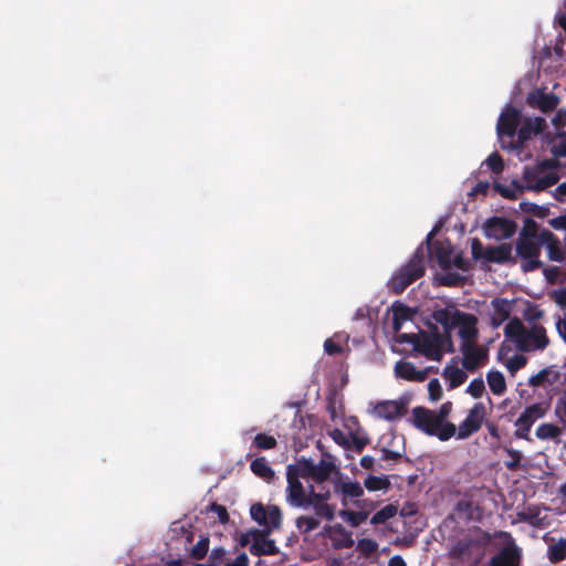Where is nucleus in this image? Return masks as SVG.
Returning <instances> with one entry per match:
<instances>
[{
	"label": "nucleus",
	"instance_id": "obj_1",
	"mask_svg": "<svg viewBox=\"0 0 566 566\" xmlns=\"http://www.w3.org/2000/svg\"><path fill=\"white\" fill-rule=\"evenodd\" d=\"M287 488L286 500L291 506L300 509L313 507L314 514L327 521L335 517V505L328 503L331 492H315L314 486L310 485L308 491L305 490L300 479L295 475L286 473Z\"/></svg>",
	"mask_w": 566,
	"mask_h": 566
},
{
	"label": "nucleus",
	"instance_id": "obj_2",
	"mask_svg": "<svg viewBox=\"0 0 566 566\" xmlns=\"http://www.w3.org/2000/svg\"><path fill=\"white\" fill-rule=\"evenodd\" d=\"M413 424L428 436L437 437L441 441H447L457 432V427L452 422H442L436 411L424 407L412 409Z\"/></svg>",
	"mask_w": 566,
	"mask_h": 566
},
{
	"label": "nucleus",
	"instance_id": "obj_3",
	"mask_svg": "<svg viewBox=\"0 0 566 566\" xmlns=\"http://www.w3.org/2000/svg\"><path fill=\"white\" fill-rule=\"evenodd\" d=\"M424 271V253L422 248H418L410 261L401 266L390 279V290L397 295L401 294L415 281L423 276Z\"/></svg>",
	"mask_w": 566,
	"mask_h": 566
},
{
	"label": "nucleus",
	"instance_id": "obj_4",
	"mask_svg": "<svg viewBox=\"0 0 566 566\" xmlns=\"http://www.w3.org/2000/svg\"><path fill=\"white\" fill-rule=\"evenodd\" d=\"M542 242L538 240H530L517 238L515 243V251L517 256L522 260L521 268L523 272H533L543 266L539 260Z\"/></svg>",
	"mask_w": 566,
	"mask_h": 566
},
{
	"label": "nucleus",
	"instance_id": "obj_5",
	"mask_svg": "<svg viewBox=\"0 0 566 566\" xmlns=\"http://www.w3.org/2000/svg\"><path fill=\"white\" fill-rule=\"evenodd\" d=\"M548 410L549 402L547 401L536 402L531 406H527L514 423V426L516 427V430L514 432L515 437L518 439L530 441V431L533 424L538 419L545 417Z\"/></svg>",
	"mask_w": 566,
	"mask_h": 566
},
{
	"label": "nucleus",
	"instance_id": "obj_6",
	"mask_svg": "<svg viewBox=\"0 0 566 566\" xmlns=\"http://www.w3.org/2000/svg\"><path fill=\"white\" fill-rule=\"evenodd\" d=\"M432 333H422L415 343V350L424 355L428 359L440 361L443 357V336L434 326Z\"/></svg>",
	"mask_w": 566,
	"mask_h": 566
},
{
	"label": "nucleus",
	"instance_id": "obj_7",
	"mask_svg": "<svg viewBox=\"0 0 566 566\" xmlns=\"http://www.w3.org/2000/svg\"><path fill=\"white\" fill-rule=\"evenodd\" d=\"M486 416L485 406L482 402H476L469 410L467 418L459 424L455 432L458 439H467L481 429L483 420Z\"/></svg>",
	"mask_w": 566,
	"mask_h": 566
},
{
	"label": "nucleus",
	"instance_id": "obj_8",
	"mask_svg": "<svg viewBox=\"0 0 566 566\" xmlns=\"http://www.w3.org/2000/svg\"><path fill=\"white\" fill-rule=\"evenodd\" d=\"M483 231L489 239L505 240L514 235L516 223L504 217H492L485 221Z\"/></svg>",
	"mask_w": 566,
	"mask_h": 566
},
{
	"label": "nucleus",
	"instance_id": "obj_9",
	"mask_svg": "<svg viewBox=\"0 0 566 566\" xmlns=\"http://www.w3.org/2000/svg\"><path fill=\"white\" fill-rule=\"evenodd\" d=\"M251 517L264 528L276 530L282 523V512L279 506L270 505L265 507L262 503H255L250 509Z\"/></svg>",
	"mask_w": 566,
	"mask_h": 566
},
{
	"label": "nucleus",
	"instance_id": "obj_10",
	"mask_svg": "<svg viewBox=\"0 0 566 566\" xmlns=\"http://www.w3.org/2000/svg\"><path fill=\"white\" fill-rule=\"evenodd\" d=\"M520 124V111L513 106H507L499 117L496 133L501 139L503 137H507L511 140H516L518 132L517 127Z\"/></svg>",
	"mask_w": 566,
	"mask_h": 566
},
{
	"label": "nucleus",
	"instance_id": "obj_11",
	"mask_svg": "<svg viewBox=\"0 0 566 566\" xmlns=\"http://www.w3.org/2000/svg\"><path fill=\"white\" fill-rule=\"evenodd\" d=\"M546 128V120L543 117L525 118L518 128L516 140H510L509 149H518L525 142L530 140L533 135L541 134Z\"/></svg>",
	"mask_w": 566,
	"mask_h": 566
},
{
	"label": "nucleus",
	"instance_id": "obj_12",
	"mask_svg": "<svg viewBox=\"0 0 566 566\" xmlns=\"http://www.w3.org/2000/svg\"><path fill=\"white\" fill-rule=\"evenodd\" d=\"M271 527L262 530H251L253 543L250 546V553L254 556L276 555L280 553L274 539L268 538L272 533Z\"/></svg>",
	"mask_w": 566,
	"mask_h": 566
},
{
	"label": "nucleus",
	"instance_id": "obj_13",
	"mask_svg": "<svg viewBox=\"0 0 566 566\" xmlns=\"http://www.w3.org/2000/svg\"><path fill=\"white\" fill-rule=\"evenodd\" d=\"M461 353L463 355L462 366L468 371L476 370L488 360V349L479 347L474 343H461Z\"/></svg>",
	"mask_w": 566,
	"mask_h": 566
},
{
	"label": "nucleus",
	"instance_id": "obj_14",
	"mask_svg": "<svg viewBox=\"0 0 566 566\" xmlns=\"http://www.w3.org/2000/svg\"><path fill=\"white\" fill-rule=\"evenodd\" d=\"M459 321L457 323V327H459V336L462 339V343H474L479 336L478 317L471 313L462 312L461 315H458Z\"/></svg>",
	"mask_w": 566,
	"mask_h": 566
},
{
	"label": "nucleus",
	"instance_id": "obj_15",
	"mask_svg": "<svg viewBox=\"0 0 566 566\" xmlns=\"http://www.w3.org/2000/svg\"><path fill=\"white\" fill-rule=\"evenodd\" d=\"M514 301H510L503 297H495L491 301V305L493 308V314L491 316V326L492 328L500 327L506 319L510 318V315L513 310Z\"/></svg>",
	"mask_w": 566,
	"mask_h": 566
},
{
	"label": "nucleus",
	"instance_id": "obj_16",
	"mask_svg": "<svg viewBox=\"0 0 566 566\" xmlns=\"http://www.w3.org/2000/svg\"><path fill=\"white\" fill-rule=\"evenodd\" d=\"M526 327L518 317L512 318L504 328L506 338L513 340L521 352H527L528 346L525 344Z\"/></svg>",
	"mask_w": 566,
	"mask_h": 566
},
{
	"label": "nucleus",
	"instance_id": "obj_17",
	"mask_svg": "<svg viewBox=\"0 0 566 566\" xmlns=\"http://www.w3.org/2000/svg\"><path fill=\"white\" fill-rule=\"evenodd\" d=\"M559 103V98L555 94H546L543 91H535L527 96V104L537 107L543 113L554 111Z\"/></svg>",
	"mask_w": 566,
	"mask_h": 566
},
{
	"label": "nucleus",
	"instance_id": "obj_18",
	"mask_svg": "<svg viewBox=\"0 0 566 566\" xmlns=\"http://www.w3.org/2000/svg\"><path fill=\"white\" fill-rule=\"evenodd\" d=\"M374 412L378 418L385 420H395L403 416L406 412V407L403 403L398 401H381L375 406Z\"/></svg>",
	"mask_w": 566,
	"mask_h": 566
},
{
	"label": "nucleus",
	"instance_id": "obj_19",
	"mask_svg": "<svg viewBox=\"0 0 566 566\" xmlns=\"http://www.w3.org/2000/svg\"><path fill=\"white\" fill-rule=\"evenodd\" d=\"M395 375L408 381H424L428 376L427 369L417 370L410 361L399 360L395 365Z\"/></svg>",
	"mask_w": 566,
	"mask_h": 566
},
{
	"label": "nucleus",
	"instance_id": "obj_20",
	"mask_svg": "<svg viewBox=\"0 0 566 566\" xmlns=\"http://www.w3.org/2000/svg\"><path fill=\"white\" fill-rule=\"evenodd\" d=\"M549 339L546 329L542 325H535L525 333V344L528 346L527 352L543 350L547 347Z\"/></svg>",
	"mask_w": 566,
	"mask_h": 566
},
{
	"label": "nucleus",
	"instance_id": "obj_21",
	"mask_svg": "<svg viewBox=\"0 0 566 566\" xmlns=\"http://www.w3.org/2000/svg\"><path fill=\"white\" fill-rule=\"evenodd\" d=\"M432 253H433L439 266L443 271H447L452 266L453 248L449 240L434 241L432 243Z\"/></svg>",
	"mask_w": 566,
	"mask_h": 566
},
{
	"label": "nucleus",
	"instance_id": "obj_22",
	"mask_svg": "<svg viewBox=\"0 0 566 566\" xmlns=\"http://www.w3.org/2000/svg\"><path fill=\"white\" fill-rule=\"evenodd\" d=\"M538 239H541L542 245H546L549 260L557 262L563 261L564 253L560 248V242L552 231L543 229L539 232Z\"/></svg>",
	"mask_w": 566,
	"mask_h": 566
},
{
	"label": "nucleus",
	"instance_id": "obj_23",
	"mask_svg": "<svg viewBox=\"0 0 566 566\" xmlns=\"http://www.w3.org/2000/svg\"><path fill=\"white\" fill-rule=\"evenodd\" d=\"M484 260L492 263L504 264L514 261L510 243H502L496 247H488L484 251Z\"/></svg>",
	"mask_w": 566,
	"mask_h": 566
},
{
	"label": "nucleus",
	"instance_id": "obj_24",
	"mask_svg": "<svg viewBox=\"0 0 566 566\" xmlns=\"http://www.w3.org/2000/svg\"><path fill=\"white\" fill-rule=\"evenodd\" d=\"M462 312L459 310H449V308H440L436 310L432 313V318L443 326L444 334L449 335V333L457 327V323L459 321L458 315H461Z\"/></svg>",
	"mask_w": 566,
	"mask_h": 566
},
{
	"label": "nucleus",
	"instance_id": "obj_25",
	"mask_svg": "<svg viewBox=\"0 0 566 566\" xmlns=\"http://www.w3.org/2000/svg\"><path fill=\"white\" fill-rule=\"evenodd\" d=\"M520 552L513 546H505L500 553L490 560V566H518Z\"/></svg>",
	"mask_w": 566,
	"mask_h": 566
},
{
	"label": "nucleus",
	"instance_id": "obj_26",
	"mask_svg": "<svg viewBox=\"0 0 566 566\" xmlns=\"http://www.w3.org/2000/svg\"><path fill=\"white\" fill-rule=\"evenodd\" d=\"M476 546V542L472 538L459 539L450 551V557L461 562H470L472 559V549Z\"/></svg>",
	"mask_w": 566,
	"mask_h": 566
},
{
	"label": "nucleus",
	"instance_id": "obj_27",
	"mask_svg": "<svg viewBox=\"0 0 566 566\" xmlns=\"http://www.w3.org/2000/svg\"><path fill=\"white\" fill-rule=\"evenodd\" d=\"M335 533L329 535L332 546L335 549L350 548L354 545L352 533L347 531L342 524L333 525Z\"/></svg>",
	"mask_w": 566,
	"mask_h": 566
},
{
	"label": "nucleus",
	"instance_id": "obj_28",
	"mask_svg": "<svg viewBox=\"0 0 566 566\" xmlns=\"http://www.w3.org/2000/svg\"><path fill=\"white\" fill-rule=\"evenodd\" d=\"M336 470L337 468L333 461L322 458L318 463H313V472L311 479L316 483H322L328 480L331 474Z\"/></svg>",
	"mask_w": 566,
	"mask_h": 566
},
{
	"label": "nucleus",
	"instance_id": "obj_29",
	"mask_svg": "<svg viewBox=\"0 0 566 566\" xmlns=\"http://www.w3.org/2000/svg\"><path fill=\"white\" fill-rule=\"evenodd\" d=\"M413 312L410 307L402 303H395L392 305V327L395 332H399L402 328L405 322L411 319Z\"/></svg>",
	"mask_w": 566,
	"mask_h": 566
},
{
	"label": "nucleus",
	"instance_id": "obj_30",
	"mask_svg": "<svg viewBox=\"0 0 566 566\" xmlns=\"http://www.w3.org/2000/svg\"><path fill=\"white\" fill-rule=\"evenodd\" d=\"M442 376L449 381L450 389L460 387L468 378V375L464 370L452 365L444 367Z\"/></svg>",
	"mask_w": 566,
	"mask_h": 566
},
{
	"label": "nucleus",
	"instance_id": "obj_31",
	"mask_svg": "<svg viewBox=\"0 0 566 566\" xmlns=\"http://www.w3.org/2000/svg\"><path fill=\"white\" fill-rule=\"evenodd\" d=\"M486 381L490 387V390L496 395L502 396L506 391V381L504 375L496 370L492 369L486 374Z\"/></svg>",
	"mask_w": 566,
	"mask_h": 566
},
{
	"label": "nucleus",
	"instance_id": "obj_32",
	"mask_svg": "<svg viewBox=\"0 0 566 566\" xmlns=\"http://www.w3.org/2000/svg\"><path fill=\"white\" fill-rule=\"evenodd\" d=\"M313 461L308 459L297 460L296 463L287 465L286 473L295 475L296 478H312Z\"/></svg>",
	"mask_w": 566,
	"mask_h": 566
},
{
	"label": "nucleus",
	"instance_id": "obj_33",
	"mask_svg": "<svg viewBox=\"0 0 566 566\" xmlns=\"http://www.w3.org/2000/svg\"><path fill=\"white\" fill-rule=\"evenodd\" d=\"M560 375L558 371H553L551 367L543 368L537 374L533 375L528 379V385L533 387L542 386L545 381L551 385L559 379Z\"/></svg>",
	"mask_w": 566,
	"mask_h": 566
},
{
	"label": "nucleus",
	"instance_id": "obj_34",
	"mask_svg": "<svg viewBox=\"0 0 566 566\" xmlns=\"http://www.w3.org/2000/svg\"><path fill=\"white\" fill-rule=\"evenodd\" d=\"M547 558L551 563L557 564L566 558V538L548 544Z\"/></svg>",
	"mask_w": 566,
	"mask_h": 566
},
{
	"label": "nucleus",
	"instance_id": "obj_35",
	"mask_svg": "<svg viewBox=\"0 0 566 566\" xmlns=\"http://www.w3.org/2000/svg\"><path fill=\"white\" fill-rule=\"evenodd\" d=\"M558 180L559 176L556 172H549L543 177H538L534 184H526V189L527 191L539 192L556 185Z\"/></svg>",
	"mask_w": 566,
	"mask_h": 566
},
{
	"label": "nucleus",
	"instance_id": "obj_36",
	"mask_svg": "<svg viewBox=\"0 0 566 566\" xmlns=\"http://www.w3.org/2000/svg\"><path fill=\"white\" fill-rule=\"evenodd\" d=\"M251 471L259 478L271 480L274 476V471L268 464L265 458H256L250 464Z\"/></svg>",
	"mask_w": 566,
	"mask_h": 566
},
{
	"label": "nucleus",
	"instance_id": "obj_37",
	"mask_svg": "<svg viewBox=\"0 0 566 566\" xmlns=\"http://www.w3.org/2000/svg\"><path fill=\"white\" fill-rule=\"evenodd\" d=\"M317 517L318 516H316V515L298 516L295 522L297 530L303 534H307V533H311L312 531L316 530L321 524V522Z\"/></svg>",
	"mask_w": 566,
	"mask_h": 566
},
{
	"label": "nucleus",
	"instance_id": "obj_38",
	"mask_svg": "<svg viewBox=\"0 0 566 566\" xmlns=\"http://www.w3.org/2000/svg\"><path fill=\"white\" fill-rule=\"evenodd\" d=\"M562 429L554 423H542L536 429V437L541 440L555 439L559 437Z\"/></svg>",
	"mask_w": 566,
	"mask_h": 566
},
{
	"label": "nucleus",
	"instance_id": "obj_39",
	"mask_svg": "<svg viewBox=\"0 0 566 566\" xmlns=\"http://www.w3.org/2000/svg\"><path fill=\"white\" fill-rule=\"evenodd\" d=\"M396 514H397V506H395L392 504H388L373 515L370 523L374 525L384 524L389 518L394 517Z\"/></svg>",
	"mask_w": 566,
	"mask_h": 566
},
{
	"label": "nucleus",
	"instance_id": "obj_40",
	"mask_svg": "<svg viewBox=\"0 0 566 566\" xmlns=\"http://www.w3.org/2000/svg\"><path fill=\"white\" fill-rule=\"evenodd\" d=\"M538 224L531 218L525 219L524 226L518 234V238L538 240L539 238Z\"/></svg>",
	"mask_w": 566,
	"mask_h": 566
},
{
	"label": "nucleus",
	"instance_id": "obj_41",
	"mask_svg": "<svg viewBox=\"0 0 566 566\" xmlns=\"http://www.w3.org/2000/svg\"><path fill=\"white\" fill-rule=\"evenodd\" d=\"M364 484L368 491L387 490L390 486V482L386 476H375V475H369L365 480Z\"/></svg>",
	"mask_w": 566,
	"mask_h": 566
},
{
	"label": "nucleus",
	"instance_id": "obj_42",
	"mask_svg": "<svg viewBox=\"0 0 566 566\" xmlns=\"http://www.w3.org/2000/svg\"><path fill=\"white\" fill-rule=\"evenodd\" d=\"M253 446L259 450H271L276 447V439L266 433H258L253 439Z\"/></svg>",
	"mask_w": 566,
	"mask_h": 566
},
{
	"label": "nucleus",
	"instance_id": "obj_43",
	"mask_svg": "<svg viewBox=\"0 0 566 566\" xmlns=\"http://www.w3.org/2000/svg\"><path fill=\"white\" fill-rule=\"evenodd\" d=\"M340 491L345 497H360L364 494V490L359 482H344L340 484Z\"/></svg>",
	"mask_w": 566,
	"mask_h": 566
},
{
	"label": "nucleus",
	"instance_id": "obj_44",
	"mask_svg": "<svg viewBox=\"0 0 566 566\" xmlns=\"http://www.w3.org/2000/svg\"><path fill=\"white\" fill-rule=\"evenodd\" d=\"M340 515L353 526L357 527L361 523H364L367 517L368 513L366 512H355V511H342Z\"/></svg>",
	"mask_w": 566,
	"mask_h": 566
},
{
	"label": "nucleus",
	"instance_id": "obj_45",
	"mask_svg": "<svg viewBox=\"0 0 566 566\" xmlns=\"http://www.w3.org/2000/svg\"><path fill=\"white\" fill-rule=\"evenodd\" d=\"M209 543L208 537H201L192 547L190 556L195 559H202L209 551Z\"/></svg>",
	"mask_w": 566,
	"mask_h": 566
},
{
	"label": "nucleus",
	"instance_id": "obj_46",
	"mask_svg": "<svg viewBox=\"0 0 566 566\" xmlns=\"http://www.w3.org/2000/svg\"><path fill=\"white\" fill-rule=\"evenodd\" d=\"M357 549L365 556H370L375 554L378 549V544L376 541L370 538H361L357 543Z\"/></svg>",
	"mask_w": 566,
	"mask_h": 566
},
{
	"label": "nucleus",
	"instance_id": "obj_47",
	"mask_svg": "<svg viewBox=\"0 0 566 566\" xmlns=\"http://www.w3.org/2000/svg\"><path fill=\"white\" fill-rule=\"evenodd\" d=\"M520 208L522 211L527 213H533L534 216L538 218H544L546 213L548 212V209L546 207L538 206L533 202L523 201L520 203Z\"/></svg>",
	"mask_w": 566,
	"mask_h": 566
},
{
	"label": "nucleus",
	"instance_id": "obj_48",
	"mask_svg": "<svg viewBox=\"0 0 566 566\" xmlns=\"http://www.w3.org/2000/svg\"><path fill=\"white\" fill-rule=\"evenodd\" d=\"M485 391L484 380L481 377L474 378L471 380L467 388V392L470 394L473 398H480Z\"/></svg>",
	"mask_w": 566,
	"mask_h": 566
},
{
	"label": "nucleus",
	"instance_id": "obj_49",
	"mask_svg": "<svg viewBox=\"0 0 566 566\" xmlns=\"http://www.w3.org/2000/svg\"><path fill=\"white\" fill-rule=\"evenodd\" d=\"M440 284L443 286H458L463 283V279L459 273L447 272L439 279Z\"/></svg>",
	"mask_w": 566,
	"mask_h": 566
},
{
	"label": "nucleus",
	"instance_id": "obj_50",
	"mask_svg": "<svg viewBox=\"0 0 566 566\" xmlns=\"http://www.w3.org/2000/svg\"><path fill=\"white\" fill-rule=\"evenodd\" d=\"M505 451L510 458V460L505 461V467L512 471L516 470L521 464V452L512 448H506Z\"/></svg>",
	"mask_w": 566,
	"mask_h": 566
},
{
	"label": "nucleus",
	"instance_id": "obj_51",
	"mask_svg": "<svg viewBox=\"0 0 566 566\" xmlns=\"http://www.w3.org/2000/svg\"><path fill=\"white\" fill-rule=\"evenodd\" d=\"M227 551L223 547H214L208 559L210 566H221L226 559Z\"/></svg>",
	"mask_w": 566,
	"mask_h": 566
},
{
	"label": "nucleus",
	"instance_id": "obj_52",
	"mask_svg": "<svg viewBox=\"0 0 566 566\" xmlns=\"http://www.w3.org/2000/svg\"><path fill=\"white\" fill-rule=\"evenodd\" d=\"M485 163L489 166V168L492 170V172H494L496 175L502 172V170L504 169L503 159L497 153H492L488 157Z\"/></svg>",
	"mask_w": 566,
	"mask_h": 566
},
{
	"label": "nucleus",
	"instance_id": "obj_53",
	"mask_svg": "<svg viewBox=\"0 0 566 566\" xmlns=\"http://www.w3.org/2000/svg\"><path fill=\"white\" fill-rule=\"evenodd\" d=\"M527 363V358L524 355H514L506 363V368L511 374L516 373L523 368Z\"/></svg>",
	"mask_w": 566,
	"mask_h": 566
},
{
	"label": "nucleus",
	"instance_id": "obj_54",
	"mask_svg": "<svg viewBox=\"0 0 566 566\" xmlns=\"http://www.w3.org/2000/svg\"><path fill=\"white\" fill-rule=\"evenodd\" d=\"M428 392L429 397L432 401H438L441 399L443 391L440 381L434 378L431 379L428 384Z\"/></svg>",
	"mask_w": 566,
	"mask_h": 566
},
{
	"label": "nucleus",
	"instance_id": "obj_55",
	"mask_svg": "<svg viewBox=\"0 0 566 566\" xmlns=\"http://www.w3.org/2000/svg\"><path fill=\"white\" fill-rule=\"evenodd\" d=\"M555 416L559 419V421L566 423V389L563 391L562 396L557 399L555 406Z\"/></svg>",
	"mask_w": 566,
	"mask_h": 566
},
{
	"label": "nucleus",
	"instance_id": "obj_56",
	"mask_svg": "<svg viewBox=\"0 0 566 566\" xmlns=\"http://www.w3.org/2000/svg\"><path fill=\"white\" fill-rule=\"evenodd\" d=\"M560 140L554 144L551 148V153L556 157H566V133L559 134Z\"/></svg>",
	"mask_w": 566,
	"mask_h": 566
},
{
	"label": "nucleus",
	"instance_id": "obj_57",
	"mask_svg": "<svg viewBox=\"0 0 566 566\" xmlns=\"http://www.w3.org/2000/svg\"><path fill=\"white\" fill-rule=\"evenodd\" d=\"M494 190L497 193H500L503 198L510 199V200H515V199H517V196H518V192L515 189H513L511 186H505L502 184H495Z\"/></svg>",
	"mask_w": 566,
	"mask_h": 566
},
{
	"label": "nucleus",
	"instance_id": "obj_58",
	"mask_svg": "<svg viewBox=\"0 0 566 566\" xmlns=\"http://www.w3.org/2000/svg\"><path fill=\"white\" fill-rule=\"evenodd\" d=\"M484 251L485 249L478 238L471 240V254L474 260H484Z\"/></svg>",
	"mask_w": 566,
	"mask_h": 566
},
{
	"label": "nucleus",
	"instance_id": "obj_59",
	"mask_svg": "<svg viewBox=\"0 0 566 566\" xmlns=\"http://www.w3.org/2000/svg\"><path fill=\"white\" fill-rule=\"evenodd\" d=\"M210 511L218 515L220 523L226 524L229 521L228 511L223 505L212 503L210 506Z\"/></svg>",
	"mask_w": 566,
	"mask_h": 566
},
{
	"label": "nucleus",
	"instance_id": "obj_60",
	"mask_svg": "<svg viewBox=\"0 0 566 566\" xmlns=\"http://www.w3.org/2000/svg\"><path fill=\"white\" fill-rule=\"evenodd\" d=\"M538 169L530 166H525L523 169V180L526 184H534L538 179Z\"/></svg>",
	"mask_w": 566,
	"mask_h": 566
},
{
	"label": "nucleus",
	"instance_id": "obj_61",
	"mask_svg": "<svg viewBox=\"0 0 566 566\" xmlns=\"http://www.w3.org/2000/svg\"><path fill=\"white\" fill-rule=\"evenodd\" d=\"M324 350L328 355H338L343 353V346L335 343L332 338H327L324 343Z\"/></svg>",
	"mask_w": 566,
	"mask_h": 566
},
{
	"label": "nucleus",
	"instance_id": "obj_62",
	"mask_svg": "<svg viewBox=\"0 0 566 566\" xmlns=\"http://www.w3.org/2000/svg\"><path fill=\"white\" fill-rule=\"evenodd\" d=\"M552 298L558 306L563 308L566 307V286L560 290L553 291Z\"/></svg>",
	"mask_w": 566,
	"mask_h": 566
},
{
	"label": "nucleus",
	"instance_id": "obj_63",
	"mask_svg": "<svg viewBox=\"0 0 566 566\" xmlns=\"http://www.w3.org/2000/svg\"><path fill=\"white\" fill-rule=\"evenodd\" d=\"M548 223L555 230H565L566 231V214H562L556 218L549 219Z\"/></svg>",
	"mask_w": 566,
	"mask_h": 566
},
{
	"label": "nucleus",
	"instance_id": "obj_64",
	"mask_svg": "<svg viewBox=\"0 0 566 566\" xmlns=\"http://www.w3.org/2000/svg\"><path fill=\"white\" fill-rule=\"evenodd\" d=\"M224 566H249V557L245 553H241L233 562L227 563Z\"/></svg>",
	"mask_w": 566,
	"mask_h": 566
}]
</instances>
